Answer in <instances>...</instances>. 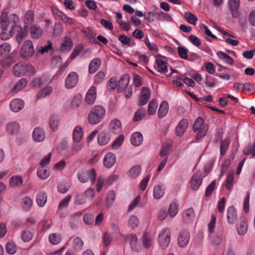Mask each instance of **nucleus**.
<instances>
[{
	"label": "nucleus",
	"mask_w": 255,
	"mask_h": 255,
	"mask_svg": "<svg viewBox=\"0 0 255 255\" xmlns=\"http://www.w3.org/2000/svg\"><path fill=\"white\" fill-rule=\"evenodd\" d=\"M106 109L101 106H94L88 116V121L90 124L96 125L100 123L106 114Z\"/></svg>",
	"instance_id": "obj_1"
},
{
	"label": "nucleus",
	"mask_w": 255,
	"mask_h": 255,
	"mask_svg": "<svg viewBox=\"0 0 255 255\" xmlns=\"http://www.w3.org/2000/svg\"><path fill=\"white\" fill-rule=\"evenodd\" d=\"M192 129L194 132H198L195 136V139L198 141L206 135L209 130V126L205 124L202 118L198 117L193 125Z\"/></svg>",
	"instance_id": "obj_2"
},
{
	"label": "nucleus",
	"mask_w": 255,
	"mask_h": 255,
	"mask_svg": "<svg viewBox=\"0 0 255 255\" xmlns=\"http://www.w3.org/2000/svg\"><path fill=\"white\" fill-rule=\"evenodd\" d=\"M12 72L15 76L21 77L26 74L29 76L33 75L35 70L31 64L19 63L13 66Z\"/></svg>",
	"instance_id": "obj_3"
},
{
	"label": "nucleus",
	"mask_w": 255,
	"mask_h": 255,
	"mask_svg": "<svg viewBox=\"0 0 255 255\" xmlns=\"http://www.w3.org/2000/svg\"><path fill=\"white\" fill-rule=\"evenodd\" d=\"M77 177L81 183H86L90 179L91 183L94 184L96 180V172L94 168H92L88 171L81 170L77 173Z\"/></svg>",
	"instance_id": "obj_4"
},
{
	"label": "nucleus",
	"mask_w": 255,
	"mask_h": 255,
	"mask_svg": "<svg viewBox=\"0 0 255 255\" xmlns=\"http://www.w3.org/2000/svg\"><path fill=\"white\" fill-rule=\"evenodd\" d=\"M171 232L167 228H163L159 232L158 236V242L160 248L165 249L170 242Z\"/></svg>",
	"instance_id": "obj_5"
},
{
	"label": "nucleus",
	"mask_w": 255,
	"mask_h": 255,
	"mask_svg": "<svg viewBox=\"0 0 255 255\" xmlns=\"http://www.w3.org/2000/svg\"><path fill=\"white\" fill-rule=\"evenodd\" d=\"M126 242L128 243L131 250L134 252L141 251L142 246L138 242V238L135 234H130L125 237Z\"/></svg>",
	"instance_id": "obj_6"
},
{
	"label": "nucleus",
	"mask_w": 255,
	"mask_h": 255,
	"mask_svg": "<svg viewBox=\"0 0 255 255\" xmlns=\"http://www.w3.org/2000/svg\"><path fill=\"white\" fill-rule=\"evenodd\" d=\"M34 53V47L31 41H25L22 45L20 51L21 56L24 58H27L32 56Z\"/></svg>",
	"instance_id": "obj_7"
},
{
	"label": "nucleus",
	"mask_w": 255,
	"mask_h": 255,
	"mask_svg": "<svg viewBox=\"0 0 255 255\" xmlns=\"http://www.w3.org/2000/svg\"><path fill=\"white\" fill-rule=\"evenodd\" d=\"M78 81V74L75 72H71L68 75L65 79V87L67 89H72L76 86Z\"/></svg>",
	"instance_id": "obj_8"
},
{
	"label": "nucleus",
	"mask_w": 255,
	"mask_h": 255,
	"mask_svg": "<svg viewBox=\"0 0 255 255\" xmlns=\"http://www.w3.org/2000/svg\"><path fill=\"white\" fill-rule=\"evenodd\" d=\"M140 241L142 247L146 249H149L153 244L154 238L150 233L145 232L142 235Z\"/></svg>",
	"instance_id": "obj_9"
},
{
	"label": "nucleus",
	"mask_w": 255,
	"mask_h": 255,
	"mask_svg": "<svg viewBox=\"0 0 255 255\" xmlns=\"http://www.w3.org/2000/svg\"><path fill=\"white\" fill-rule=\"evenodd\" d=\"M202 182V174L199 171L195 172L192 176L190 184L191 188L193 190H197Z\"/></svg>",
	"instance_id": "obj_10"
},
{
	"label": "nucleus",
	"mask_w": 255,
	"mask_h": 255,
	"mask_svg": "<svg viewBox=\"0 0 255 255\" xmlns=\"http://www.w3.org/2000/svg\"><path fill=\"white\" fill-rule=\"evenodd\" d=\"M190 240V235L187 230H183L180 232L177 240L178 246L181 248L187 246Z\"/></svg>",
	"instance_id": "obj_11"
},
{
	"label": "nucleus",
	"mask_w": 255,
	"mask_h": 255,
	"mask_svg": "<svg viewBox=\"0 0 255 255\" xmlns=\"http://www.w3.org/2000/svg\"><path fill=\"white\" fill-rule=\"evenodd\" d=\"M189 126L188 121L186 119H182L177 125L175 128V134L178 136H182L186 131Z\"/></svg>",
	"instance_id": "obj_12"
},
{
	"label": "nucleus",
	"mask_w": 255,
	"mask_h": 255,
	"mask_svg": "<svg viewBox=\"0 0 255 255\" xmlns=\"http://www.w3.org/2000/svg\"><path fill=\"white\" fill-rule=\"evenodd\" d=\"M240 0H229L228 7L234 18L239 16V7Z\"/></svg>",
	"instance_id": "obj_13"
},
{
	"label": "nucleus",
	"mask_w": 255,
	"mask_h": 255,
	"mask_svg": "<svg viewBox=\"0 0 255 255\" xmlns=\"http://www.w3.org/2000/svg\"><path fill=\"white\" fill-rule=\"evenodd\" d=\"M11 32L12 33L13 35L15 34L16 41L18 43L21 42L22 39L25 37L26 35V33L22 30L21 27L17 25L12 26Z\"/></svg>",
	"instance_id": "obj_14"
},
{
	"label": "nucleus",
	"mask_w": 255,
	"mask_h": 255,
	"mask_svg": "<svg viewBox=\"0 0 255 255\" xmlns=\"http://www.w3.org/2000/svg\"><path fill=\"white\" fill-rule=\"evenodd\" d=\"M9 106L13 112L17 113L23 108L24 102L21 99H14L10 102Z\"/></svg>",
	"instance_id": "obj_15"
},
{
	"label": "nucleus",
	"mask_w": 255,
	"mask_h": 255,
	"mask_svg": "<svg viewBox=\"0 0 255 255\" xmlns=\"http://www.w3.org/2000/svg\"><path fill=\"white\" fill-rule=\"evenodd\" d=\"M96 87L92 86L88 91L85 98L86 102L89 105L93 104L96 98Z\"/></svg>",
	"instance_id": "obj_16"
},
{
	"label": "nucleus",
	"mask_w": 255,
	"mask_h": 255,
	"mask_svg": "<svg viewBox=\"0 0 255 255\" xmlns=\"http://www.w3.org/2000/svg\"><path fill=\"white\" fill-rule=\"evenodd\" d=\"M116 162V157L112 152L107 153L103 159V164L108 168H111Z\"/></svg>",
	"instance_id": "obj_17"
},
{
	"label": "nucleus",
	"mask_w": 255,
	"mask_h": 255,
	"mask_svg": "<svg viewBox=\"0 0 255 255\" xmlns=\"http://www.w3.org/2000/svg\"><path fill=\"white\" fill-rule=\"evenodd\" d=\"M227 219L229 224H234L237 219V210L234 206L228 208L227 212Z\"/></svg>",
	"instance_id": "obj_18"
},
{
	"label": "nucleus",
	"mask_w": 255,
	"mask_h": 255,
	"mask_svg": "<svg viewBox=\"0 0 255 255\" xmlns=\"http://www.w3.org/2000/svg\"><path fill=\"white\" fill-rule=\"evenodd\" d=\"M150 97V91L147 87H142L141 92L139 98V104L144 105L146 104Z\"/></svg>",
	"instance_id": "obj_19"
},
{
	"label": "nucleus",
	"mask_w": 255,
	"mask_h": 255,
	"mask_svg": "<svg viewBox=\"0 0 255 255\" xmlns=\"http://www.w3.org/2000/svg\"><path fill=\"white\" fill-rule=\"evenodd\" d=\"M165 187L163 184H158L153 187V196L155 199L159 200L164 195Z\"/></svg>",
	"instance_id": "obj_20"
},
{
	"label": "nucleus",
	"mask_w": 255,
	"mask_h": 255,
	"mask_svg": "<svg viewBox=\"0 0 255 255\" xmlns=\"http://www.w3.org/2000/svg\"><path fill=\"white\" fill-rule=\"evenodd\" d=\"M20 125L15 122H12L7 124L6 127V130L8 134L16 135L20 129Z\"/></svg>",
	"instance_id": "obj_21"
},
{
	"label": "nucleus",
	"mask_w": 255,
	"mask_h": 255,
	"mask_svg": "<svg viewBox=\"0 0 255 255\" xmlns=\"http://www.w3.org/2000/svg\"><path fill=\"white\" fill-rule=\"evenodd\" d=\"M129 76L128 74H125L119 80V86L117 89L118 93H122L124 91L125 88L129 86Z\"/></svg>",
	"instance_id": "obj_22"
},
{
	"label": "nucleus",
	"mask_w": 255,
	"mask_h": 255,
	"mask_svg": "<svg viewBox=\"0 0 255 255\" xmlns=\"http://www.w3.org/2000/svg\"><path fill=\"white\" fill-rule=\"evenodd\" d=\"M32 137L35 141L41 142L45 138V132L40 128H35L32 133Z\"/></svg>",
	"instance_id": "obj_23"
},
{
	"label": "nucleus",
	"mask_w": 255,
	"mask_h": 255,
	"mask_svg": "<svg viewBox=\"0 0 255 255\" xmlns=\"http://www.w3.org/2000/svg\"><path fill=\"white\" fill-rule=\"evenodd\" d=\"M109 128L112 132L115 134L119 133L122 129V124L119 120L115 119L111 122Z\"/></svg>",
	"instance_id": "obj_24"
},
{
	"label": "nucleus",
	"mask_w": 255,
	"mask_h": 255,
	"mask_svg": "<svg viewBox=\"0 0 255 255\" xmlns=\"http://www.w3.org/2000/svg\"><path fill=\"white\" fill-rule=\"evenodd\" d=\"M72 47L73 42L71 39L69 37H65L62 39L60 50L62 52H68L72 49Z\"/></svg>",
	"instance_id": "obj_25"
},
{
	"label": "nucleus",
	"mask_w": 255,
	"mask_h": 255,
	"mask_svg": "<svg viewBox=\"0 0 255 255\" xmlns=\"http://www.w3.org/2000/svg\"><path fill=\"white\" fill-rule=\"evenodd\" d=\"M195 217L194 211L192 208L184 210L182 213L183 220L185 222L189 223L193 221Z\"/></svg>",
	"instance_id": "obj_26"
},
{
	"label": "nucleus",
	"mask_w": 255,
	"mask_h": 255,
	"mask_svg": "<svg viewBox=\"0 0 255 255\" xmlns=\"http://www.w3.org/2000/svg\"><path fill=\"white\" fill-rule=\"evenodd\" d=\"M157 70L160 73H166L168 71L167 62L165 58L157 59L156 60Z\"/></svg>",
	"instance_id": "obj_27"
},
{
	"label": "nucleus",
	"mask_w": 255,
	"mask_h": 255,
	"mask_svg": "<svg viewBox=\"0 0 255 255\" xmlns=\"http://www.w3.org/2000/svg\"><path fill=\"white\" fill-rule=\"evenodd\" d=\"M169 110V105L167 101H163L160 104L158 111V116L159 118L164 117L167 114Z\"/></svg>",
	"instance_id": "obj_28"
},
{
	"label": "nucleus",
	"mask_w": 255,
	"mask_h": 255,
	"mask_svg": "<svg viewBox=\"0 0 255 255\" xmlns=\"http://www.w3.org/2000/svg\"><path fill=\"white\" fill-rule=\"evenodd\" d=\"M101 64V61L100 59L98 58H95L93 59L91 61L89 66V73L91 74H93L96 72L100 67Z\"/></svg>",
	"instance_id": "obj_29"
},
{
	"label": "nucleus",
	"mask_w": 255,
	"mask_h": 255,
	"mask_svg": "<svg viewBox=\"0 0 255 255\" xmlns=\"http://www.w3.org/2000/svg\"><path fill=\"white\" fill-rule=\"evenodd\" d=\"M110 140V137L109 134L105 131H102L98 135V143L101 146L107 144L109 142Z\"/></svg>",
	"instance_id": "obj_30"
},
{
	"label": "nucleus",
	"mask_w": 255,
	"mask_h": 255,
	"mask_svg": "<svg viewBox=\"0 0 255 255\" xmlns=\"http://www.w3.org/2000/svg\"><path fill=\"white\" fill-rule=\"evenodd\" d=\"M143 141L142 135L138 132L133 133L130 137V142L134 146H139Z\"/></svg>",
	"instance_id": "obj_31"
},
{
	"label": "nucleus",
	"mask_w": 255,
	"mask_h": 255,
	"mask_svg": "<svg viewBox=\"0 0 255 255\" xmlns=\"http://www.w3.org/2000/svg\"><path fill=\"white\" fill-rule=\"evenodd\" d=\"M83 136V130L81 127L76 126L73 131V139L74 142H80Z\"/></svg>",
	"instance_id": "obj_32"
},
{
	"label": "nucleus",
	"mask_w": 255,
	"mask_h": 255,
	"mask_svg": "<svg viewBox=\"0 0 255 255\" xmlns=\"http://www.w3.org/2000/svg\"><path fill=\"white\" fill-rule=\"evenodd\" d=\"M30 32L33 38L38 39L42 36L43 30L39 26L32 25L30 28Z\"/></svg>",
	"instance_id": "obj_33"
},
{
	"label": "nucleus",
	"mask_w": 255,
	"mask_h": 255,
	"mask_svg": "<svg viewBox=\"0 0 255 255\" xmlns=\"http://www.w3.org/2000/svg\"><path fill=\"white\" fill-rule=\"evenodd\" d=\"M37 204L39 207H43L47 201V195L43 191L39 192L36 197Z\"/></svg>",
	"instance_id": "obj_34"
},
{
	"label": "nucleus",
	"mask_w": 255,
	"mask_h": 255,
	"mask_svg": "<svg viewBox=\"0 0 255 255\" xmlns=\"http://www.w3.org/2000/svg\"><path fill=\"white\" fill-rule=\"evenodd\" d=\"M23 182L21 176L15 175L12 176L9 179V184L11 187H17L21 186Z\"/></svg>",
	"instance_id": "obj_35"
},
{
	"label": "nucleus",
	"mask_w": 255,
	"mask_h": 255,
	"mask_svg": "<svg viewBox=\"0 0 255 255\" xmlns=\"http://www.w3.org/2000/svg\"><path fill=\"white\" fill-rule=\"evenodd\" d=\"M27 84V81L26 79L21 78L16 83L12 90L14 92H17L24 88Z\"/></svg>",
	"instance_id": "obj_36"
},
{
	"label": "nucleus",
	"mask_w": 255,
	"mask_h": 255,
	"mask_svg": "<svg viewBox=\"0 0 255 255\" xmlns=\"http://www.w3.org/2000/svg\"><path fill=\"white\" fill-rule=\"evenodd\" d=\"M115 199V192L113 190L109 191L108 193L106 199V206L107 208L111 207L113 204L114 201Z\"/></svg>",
	"instance_id": "obj_37"
},
{
	"label": "nucleus",
	"mask_w": 255,
	"mask_h": 255,
	"mask_svg": "<svg viewBox=\"0 0 255 255\" xmlns=\"http://www.w3.org/2000/svg\"><path fill=\"white\" fill-rule=\"evenodd\" d=\"M217 54L221 60H223L227 64L232 65L234 63L233 59L225 52L218 51Z\"/></svg>",
	"instance_id": "obj_38"
},
{
	"label": "nucleus",
	"mask_w": 255,
	"mask_h": 255,
	"mask_svg": "<svg viewBox=\"0 0 255 255\" xmlns=\"http://www.w3.org/2000/svg\"><path fill=\"white\" fill-rule=\"evenodd\" d=\"M84 246V242L79 237H76L73 240V249L76 251H81Z\"/></svg>",
	"instance_id": "obj_39"
},
{
	"label": "nucleus",
	"mask_w": 255,
	"mask_h": 255,
	"mask_svg": "<svg viewBox=\"0 0 255 255\" xmlns=\"http://www.w3.org/2000/svg\"><path fill=\"white\" fill-rule=\"evenodd\" d=\"M234 174L233 172H230L227 174L225 180V186L229 190H231L234 184Z\"/></svg>",
	"instance_id": "obj_40"
},
{
	"label": "nucleus",
	"mask_w": 255,
	"mask_h": 255,
	"mask_svg": "<svg viewBox=\"0 0 255 255\" xmlns=\"http://www.w3.org/2000/svg\"><path fill=\"white\" fill-rule=\"evenodd\" d=\"M248 227L246 221H241L237 225V230L239 235H244L247 232Z\"/></svg>",
	"instance_id": "obj_41"
},
{
	"label": "nucleus",
	"mask_w": 255,
	"mask_h": 255,
	"mask_svg": "<svg viewBox=\"0 0 255 255\" xmlns=\"http://www.w3.org/2000/svg\"><path fill=\"white\" fill-rule=\"evenodd\" d=\"M184 18L189 23L192 25H196L198 20L197 16L190 12L185 13Z\"/></svg>",
	"instance_id": "obj_42"
},
{
	"label": "nucleus",
	"mask_w": 255,
	"mask_h": 255,
	"mask_svg": "<svg viewBox=\"0 0 255 255\" xmlns=\"http://www.w3.org/2000/svg\"><path fill=\"white\" fill-rule=\"evenodd\" d=\"M0 24L3 30H6L8 26L10 24L8 21L7 14L5 12H2L0 17Z\"/></svg>",
	"instance_id": "obj_43"
},
{
	"label": "nucleus",
	"mask_w": 255,
	"mask_h": 255,
	"mask_svg": "<svg viewBox=\"0 0 255 255\" xmlns=\"http://www.w3.org/2000/svg\"><path fill=\"white\" fill-rule=\"evenodd\" d=\"M141 172V167L139 165H135L128 171V176L132 178H135L139 176Z\"/></svg>",
	"instance_id": "obj_44"
},
{
	"label": "nucleus",
	"mask_w": 255,
	"mask_h": 255,
	"mask_svg": "<svg viewBox=\"0 0 255 255\" xmlns=\"http://www.w3.org/2000/svg\"><path fill=\"white\" fill-rule=\"evenodd\" d=\"M32 205V201L31 199L28 197H24L22 200V206L23 209L25 211H28Z\"/></svg>",
	"instance_id": "obj_45"
},
{
	"label": "nucleus",
	"mask_w": 255,
	"mask_h": 255,
	"mask_svg": "<svg viewBox=\"0 0 255 255\" xmlns=\"http://www.w3.org/2000/svg\"><path fill=\"white\" fill-rule=\"evenodd\" d=\"M146 113V112L145 109H139L135 113L133 121L135 122L140 121L145 116Z\"/></svg>",
	"instance_id": "obj_46"
},
{
	"label": "nucleus",
	"mask_w": 255,
	"mask_h": 255,
	"mask_svg": "<svg viewBox=\"0 0 255 255\" xmlns=\"http://www.w3.org/2000/svg\"><path fill=\"white\" fill-rule=\"evenodd\" d=\"M178 212V207L176 202H172L169 206L168 213L170 217H175Z\"/></svg>",
	"instance_id": "obj_47"
},
{
	"label": "nucleus",
	"mask_w": 255,
	"mask_h": 255,
	"mask_svg": "<svg viewBox=\"0 0 255 255\" xmlns=\"http://www.w3.org/2000/svg\"><path fill=\"white\" fill-rule=\"evenodd\" d=\"M157 107V102L156 100L152 99L149 103L147 112L149 115H153L156 111Z\"/></svg>",
	"instance_id": "obj_48"
},
{
	"label": "nucleus",
	"mask_w": 255,
	"mask_h": 255,
	"mask_svg": "<svg viewBox=\"0 0 255 255\" xmlns=\"http://www.w3.org/2000/svg\"><path fill=\"white\" fill-rule=\"evenodd\" d=\"M5 249L7 253L10 255H13L17 250L16 246L11 241H9L6 243Z\"/></svg>",
	"instance_id": "obj_49"
},
{
	"label": "nucleus",
	"mask_w": 255,
	"mask_h": 255,
	"mask_svg": "<svg viewBox=\"0 0 255 255\" xmlns=\"http://www.w3.org/2000/svg\"><path fill=\"white\" fill-rule=\"evenodd\" d=\"M33 233L28 230L23 231L21 234V237L24 242H29L33 238Z\"/></svg>",
	"instance_id": "obj_50"
},
{
	"label": "nucleus",
	"mask_w": 255,
	"mask_h": 255,
	"mask_svg": "<svg viewBox=\"0 0 255 255\" xmlns=\"http://www.w3.org/2000/svg\"><path fill=\"white\" fill-rule=\"evenodd\" d=\"M37 176L42 180H45L49 176V172L43 168H39L37 171Z\"/></svg>",
	"instance_id": "obj_51"
},
{
	"label": "nucleus",
	"mask_w": 255,
	"mask_h": 255,
	"mask_svg": "<svg viewBox=\"0 0 255 255\" xmlns=\"http://www.w3.org/2000/svg\"><path fill=\"white\" fill-rule=\"evenodd\" d=\"M49 241L50 243L53 245H57L61 241V238L59 234H51L49 236Z\"/></svg>",
	"instance_id": "obj_52"
},
{
	"label": "nucleus",
	"mask_w": 255,
	"mask_h": 255,
	"mask_svg": "<svg viewBox=\"0 0 255 255\" xmlns=\"http://www.w3.org/2000/svg\"><path fill=\"white\" fill-rule=\"evenodd\" d=\"M11 50V46L8 43H3L0 45V57L7 54Z\"/></svg>",
	"instance_id": "obj_53"
},
{
	"label": "nucleus",
	"mask_w": 255,
	"mask_h": 255,
	"mask_svg": "<svg viewBox=\"0 0 255 255\" xmlns=\"http://www.w3.org/2000/svg\"><path fill=\"white\" fill-rule=\"evenodd\" d=\"M177 51L179 56L183 59H188V49L184 46H178Z\"/></svg>",
	"instance_id": "obj_54"
},
{
	"label": "nucleus",
	"mask_w": 255,
	"mask_h": 255,
	"mask_svg": "<svg viewBox=\"0 0 255 255\" xmlns=\"http://www.w3.org/2000/svg\"><path fill=\"white\" fill-rule=\"evenodd\" d=\"M230 144V139L228 138L225 139L221 142L220 145V154L224 155L226 153V151L228 148Z\"/></svg>",
	"instance_id": "obj_55"
},
{
	"label": "nucleus",
	"mask_w": 255,
	"mask_h": 255,
	"mask_svg": "<svg viewBox=\"0 0 255 255\" xmlns=\"http://www.w3.org/2000/svg\"><path fill=\"white\" fill-rule=\"evenodd\" d=\"M72 198L71 195H68L65 198L62 199L58 205V210L66 208Z\"/></svg>",
	"instance_id": "obj_56"
},
{
	"label": "nucleus",
	"mask_w": 255,
	"mask_h": 255,
	"mask_svg": "<svg viewBox=\"0 0 255 255\" xmlns=\"http://www.w3.org/2000/svg\"><path fill=\"white\" fill-rule=\"evenodd\" d=\"M105 79V74L103 71L99 72L94 77V84L99 85Z\"/></svg>",
	"instance_id": "obj_57"
},
{
	"label": "nucleus",
	"mask_w": 255,
	"mask_h": 255,
	"mask_svg": "<svg viewBox=\"0 0 255 255\" xmlns=\"http://www.w3.org/2000/svg\"><path fill=\"white\" fill-rule=\"evenodd\" d=\"M34 18V13L31 10H28L25 14L24 21L25 24H31Z\"/></svg>",
	"instance_id": "obj_58"
},
{
	"label": "nucleus",
	"mask_w": 255,
	"mask_h": 255,
	"mask_svg": "<svg viewBox=\"0 0 255 255\" xmlns=\"http://www.w3.org/2000/svg\"><path fill=\"white\" fill-rule=\"evenodd\" d=\"M171 148V146L169 143H165L163 144L159 155L161 157L166 156Z\"/></svg>",
	"instance_id": "obj_59"
},
{
	"label": "nucleus",
	"mask_w": 255,
	"mask_h": 255,
	"mask_svg": "<svg viewBox=\"0 0 255 255\" xmlns=\"http://www.w3.org/2000/svg\"><path fill=\"white\" fill-rule=\"evenodd\" d=\"M112 240L113 237L108 232H105L102 237L103 246L105 247H108Z\"/></svg>",
	"instance_id": "obj_60"
},
{
	"label": "nucleus",
	"mask_w": 255,
	"mask_h": 255,
	"mask_svg": "<svg viewBox=\"0 0 255 255\" xmlns=\"http://www.w3.org/2000/svg\"><path fill=\"white\" fill-rule=\"evenodd\" d=\"M52 91V88L51 87H47L40 91L37 94V97L39 99L43 98L49 95Z\"/></svg>",
	"instance_id": "obj_61"
},
{
	"label": "nucleus",
	"mask_w": 255,
	"mask_h": 255,
	"mask_svg": "<svg viewBox=\"0 0 255 255\" xmlns=\"http://www.w3.org/2000/svg\"><path fill=\"white\" fill-rule=\"evenodd\" d=\"M107 88L110 91H113L117 87V79L116 77H112L107 83Z\"/></svg>",
	"instance_id": "obj_62"
},
{
	"label": "nucleus",
	"mask_w": 255,
	"mask_h": 255,
	"mask_svg": "<svg viewBox=\"0 0 255 255\" xmlns=\"http://www.w3.org/2000/svg\"><path fill=\"white\" fill-rule=\"evenodd\" d=\"M83 47L82 44H79L77 45L70 55V57L71 59L75 58L83 50Z\"/></svg>",
	"instance_id": "obj_63"
},
{
	"label": "nucleus",
	"mask_w": 255,
	"mask_h": 255,
	"mask_svg": "<svg viewBox=\"0 0 255 255\" xmlns=\"http://www.w3.org/2000/svg\"><path fill=\"white\" fill-rule=\"evenodd\" d=\"M155 16L156 19L158 20H168L171 18V17L168 13H166L162 11H155Z\"/></svg>",
	"instance_id": "obj_64"
}]
</instances>
